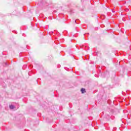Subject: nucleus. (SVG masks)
<instances>
[{"instance_id": "f257e3e1", "label": "nucleus", "mask_w": 131, "mask_h": 131, "mask_svg": "<svg viewBox=\"0 0 131 131\" xmlns=\"http://www.w3.org/2000/svg\"><path fill=\"white\" fill-rule=\"evenodd\" d=\"M99 73H101L102 77H106L107 75H109V72L107 71L105 72H102L101 70H99Z\"/></svg>"}, {"instance_id": "f03ea898", "label": "nucleus", "mask_w": 131, "mask_h": 131, "mask_svg": "<svg viewBox=\"0 0 131 131\" xmlns=\"http://www.w3.org/2000/svg\"><path fill=\"white\" fill-rule=\"evenodd\" d=\"M9 108L10 109H11V110H13V109H15V106L13 104H11L9 105Z\"/></svg>"}, {"instance_id": "7ed1b4c3", "label": "nucleus", "mask_w": 131, "mask_h": 131, "mask_svg": "<svg viewBox=\"0 0 131 131\" xmlns=\"http://www.w3.org/2000/svg\"><path fill=\"white\" fill-rule=\"evenodd\" d=\"M81 92L82 94H84L86 91H85V89L84 88H81Z\"/></svg>"}, {"instance_id": "20e7f679", "label": "nucleus", "mask_w": 131, "mask_h": 131, "mask_svg": "<svg viewBox=\"0 0 131 131\" xmlns=\"http://www.w3.org/2000/svg\"><path fill=\"white\" fill-rule=\"evenodd\" d=\"M75 22L76 23V24H78L80 22V20H79L78 19H77L75 20Z\"/></svg>"}, {"instance_id": "39448f33", "label": "nucleus", "mask_w": 131, "mask_h": 131, "mask_svg": "<svg viewBox=\"0 0 131 131\" xmlns=\"http://www.w3.org/2000/svg\"><path fill=\"white\" fill-rule=\"evenodd\" d=\"M107 104L110 105L111 104V100H107Z\"/></svg>"}, {"instance_id": "423d86ee", "label": "nucleus", "mask_w": 131, "mask_h": 131, "mask_svg": "<svg viewBox=\"0 0 131 131\" xmlns=\"http://www.w3.org/2000/svg\"><path fill=\"white\" fill-rule=\"evenodd\" d=\"M95 77H99V75H98V74H95Z\"/></svg>"}, {"instance_id": "0eeeda50", "label": "nucleus", "mask_w": 131, "mask_h": 131, "mask_svg": "<svg viewBox=\"0 0 131 131\" xmlns=\"http://www.w3.org/2000/svg\"><path fill=\"white\" fill-rule=\"evenodd\" d=\"M9 65V64L7 62H5V66H8Z\"/></svg>"}]
</instances>
